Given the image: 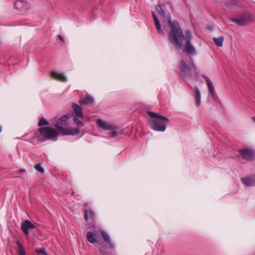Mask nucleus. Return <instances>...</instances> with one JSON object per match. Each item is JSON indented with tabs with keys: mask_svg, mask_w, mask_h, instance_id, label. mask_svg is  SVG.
<instances>
[{
	"mask_svg": "<svg viewBox=\"0 0 255 255\" xmlns=\"http://www.w3.org/2000/svg\"><path fill=\"white\" fill-rule=\"evenodd\" d=\"M100 252L101 253H102V254H105V253H104V251H103V249L102 248H100Z\"/></svg>",
	"mask_w": 255,
	"mask_h": 255,
	"instance_id": "obj_38",
	"label": "nucleus"
},
{
	"mask_svg": "<svg viewBox=\"0 0 255 255\" xmlns=\"http://www.w3.org/2000/svg\"><path fill=\"white\" fill-rule=\"evenodd\" d=\"M146 113L152 118L148 121L151 128L155 131L162 132L166 129L169 122L168 118L149 111H147Z\"/></svg>",
	"mask_w": 255,
	"mask_h": 255,
	"instance_id": "obj_2",
	"label": "nucleus"
},
{
	"mask_svg": "<svg viewBox=\"0 0 255 255\" xmlns=\"http://www.w3.org/2000/svg\"><path fill=\"white\" fill-rule=\"evenodd\" d=\"M16 245L17 246V249L16 250L18 255H25V252L24 250V247L21 244L20 242L17 240L16 242Z\"/></svg>",
	"mask_w": 255,
	"mask_h": 255,
	"instance_id": "obj_20",
	"label": "nucleus"
},
{
	"mask_svg": "<svg viewBox=\"0 0 255 255\" xmlns=\"http://www.w3.org/2000/svg\"><path fill=\"white\" fill-rule=\"evenodd\" d=\"M192 66H189L187 62L182 59L179 66V74L183 78H191L192 77Z\"/></svg>",
	"mask_w": 255,
	"mask_h": 255,
	"instance_id": "obj_5",
	"label": "nucleus"
},
{
	"mask_svg": "<svg viewBox=\"0 0 255 255\" xmlns=\"http://www.w3.org/2000/svg\"><path fill=\"white\" fill-rule=\"evenodd\" d=\"M73 120L74 122L78 125H80V126H83V123L81 122L77 117H74Z\"/></svg>",
	"mask_w": 255,
	"mask_h": 255,
	"instance_id": "obj_31",
	"label": "nucleus"
},
{
	"mask_svg": "<svg viewBox=\"0 0 255 255\" xmlns=\"http://www.w3.org/2000/svg\"><path fill=\"white\" fill-rule=\"evenodd\" d=\"M203 77L205 80L208 87H210V86H213V84H212L211 80H210V79L206 75H203Z\"/></svg>",
	"mask_w": 255,
	"mask_h": 255,
	"instance_id": "obj_30",
	"label": "nucleus"
},
{
	"mask_svg": "<svg viewBox=\"0 0 255 255\" xmlns=\"http://www.w3.org/2000/svg\"><path fill=\"white\" fill-rule=\"evenodd\" d=\"M73 194H74V192H72V195H73Z\"/></svg>",
	"mask_w": 255,
	"mask_h": 255,
	"instance_id": "obj_41",
	"label": "nucleus"
},
{
	"mask_svg": "<svg viewBox=\"0 0 255 255\" xmlns=\"http://www.w3.org/2000/svg\"><path fill=\"white\" fill-rule=\"evenodd\" d=\"M18 172V173H24L25 172V170L24 169H20Z\"/></svg>",
	"mask_w": 255,
	"mask_h": 255,
	"instance_id": "obj_36",
	"label": "nucleus"
},
{
	"mask_svg": "<svg viewBox=\"0 0 255 255\" xmlns=\"http://www.w3.org/2000/svg\"><path fill=\"white\" fill-rule=\"evenodd\" d=\"M68 119H69L68 115H65L62 116L60 118V120L61 122H66Z\"/></svg>",
	"mask_w": 255,
	"mask_h": 255,
	"instance_id": "obj_32",
	"label": "nucleus"
},
{
	"mask_svg": "<svg viewBox=\"0 0 255 255\" xmlns=\"http://www.w3.org/2000/svg\"><path fill=\"white\" fill-rule=\"evenodd\" d=\"M252 119H253V121L255 122V117H253L252 118Z\"/></svg>",
	"mask_w": 255,
	"mask_h": 255,
	"instance_id": "obj_40",
	"label": "nucleus"
},
{
	"mask_svg": "<svg viewBox=\"0 0 255 255\" xmlns=\"http://www.w3.org/2000/svg\"><path fill=\"white\" fill-rule=\"evenodd\" d=\"M72 106L75 112L76 116L79 118L82 117L83 114L81 107L76 103H73Z\"/></svg>",
	"mask_w": 255,
	"mask_h": 255,
	"instance_id": "obj_16",
	"label": "nucleus"
},
{
	"mask_svg": "<svg viewBox=\"0 0 255 255\" xmlns=\"http://www.w3.org/2000/svg\"><path fill=\"white\" fill-rule=\"evenodd\" d=\"M34 168L39 172L43 173L44 172V169L41 167L40 164H37L34 166Z\"/></svg>",
	"mask_w": 255,
	"mask_h": 255,
	"instance_id": "obj_29",
	"label": "nucleus"
},
{
	"mask_svg": "<svg viewBox=\"0 0 255 255\" xmlns=\"http://www.w3.org/2000/svg\"><path fill=\"white\" fill-rule=\"evenodd\" d=\"M168 26L170 27L168 34L169 41L177 50L182 49L185 35L179 22L177 20L171 21L169 18Z\"/></svg>",
	"mask_w": 255,
	"mask_h": 255,
	"instance_id": "obj_1",
	"label": "nucleus"
},
{
	"mask_svg": "<svg viewBox=\"0 0 255 255\" xmlns=\"http://www.w3.org/2000/svg\"><path fill=\"white\" fill-rule=\"evenodd\" d=\"M156 9L159 15H161L163 17L165 16V12L163 11L160 4H158L156 6Z\"/></svg>",
	"mask_w": 255,
	"mask_h": 255,
	"instance_id": "obj_26",
	"label": "nucleus"
},
{
	"mask_svg": "<svg viewBox=\"0 0 255 255\" xmlns=\"http://www.w3.org/2000/svg\"><path fill=\"white\" fill-rule=\"evenodd\" d=\"M58 37L62 42H64V38L61 35H59Z\"/></svg>",
	"mask_w": 255,
	"mask_h": 255,
	"instance_id": "obj_35",
	"label": "nucleus"
},
{
	"mask_svg": "<svg viewBox=\"0 0 255 255\" xmlns=\"http://www.w3.org/2000/svg\"><path fill=\"white\" fill-rule=\"evenodd\" d=\"M189 86L194 92V99L195 101V104L196 106L199 107L201 104V94L200 90L197 86L192 88L190 85H189Z\"/></svg>",
	"mask_w": 255,
	"mask_h": 255,
	"instance_id": "obj_12",
	"label": "nucleus"
},
{
	"mask_svg": "<svg viewBox=\"0 0 255 255\" xmlns=\"http://www.w3.org/2000/svg\"><path fill=\"white\" fill-rule=\"evenodd\" d=\"M100 233H101V236L103 238L104 240H105V241L107 243L109 244L111 246L112 248H113L114 245L112 243L111 240V238H110L109 235L104 230L101 231Z\"/></svg>",
	"mask_w": 255,
	"mask_h": 255,
	"instance_id": "obj_19",
	"label": "nucleus"
},
{
	"mask_svg": "<svg viewBox=\"0 0 255 255\" xmlns=\"http://www.w3.org/2000/svg\"><path fill=\"white\" fill-rule=\"evenodd\" d=\"M49 125V122L44 118H40L38 125L39 127H43L44 126H48Z\"/></svg>",
	"mask_w": 255,
	"mask_h": 255,
	"instance_id": "obj_24",
	"label": "nucleus"
},
{
	"mask_svg": "<svg viewBox=\"0 0 255 255\" xmlns=\"http://www.w3.org/2000/svg\"><path fill=\"white\" fill-rule=\"evenodd\" d=\"M255 17L253 14L249 12L240 14L237 17L231 18L232 21L240 26H245L252 22Z\"/></svg>",
	"mask_w": 255,
	"mask_h": 255,
	"instance_id": "obj_4",
	"label": "nucleus"
},
{
	"mask_svg": "<svg viewBox=\"0 0 255 255\" xmlns=\"http://www.w3.org/2000/svg\"><path fill=\"white\" fill-rule=\"evenodd\" d=\"M51 76L52 78L59 80L61 82H66L67 81V78L62 74L57 73L53 71L51 73Z\"/></svg>",
	"mask_w": 255,
	"mask_h": 255,
	"instance_id": "obj_14",
	"label": "nucleus"
},
{
	"mask_svg": "<svg viewBox=\"0 0 255 255\" xmlns=\"http://www.w3.org/2000/svg\"><path fill=\"white\" fill-rule=\"evenodd\" d=\"M188 61L190 64L192 66V71L193 72L194 75L196 78H198V77L200 76V73L199 71L198 70L197 68L195 66L193 59L191 57H188Z\"/></svg>",
	"mask_w": 255,
	"mask_h": 255,
	"instance_id": "obj_15",
	"label": "nucleus"
},
{
	"mask_svg": "<svg viewBox=\"0 0 255 255\" xmlns=\"http://www.w3.org/2000/svg\"><path fill=\"white\" fill-rule=\"evenodd\" d=\"M240 156L247 161H253L255 159V151L252 148L249 147H243L238 150Z\"/></svg>",
	"mask_w": 255,
	"mask_h": 255,
	"instance_id": "obj_6",
	"label": "nucleus"
},
{
	"mask_svg": "<svg viewBox=\"0 0 255 255\" xmlns=\"http://www.w3.org/2000/svg\"><path fill=\"white\" fill-rule=\"evenodd\" d=\"M117 134V131L116 130H113L110 133V135L112 137L115 136Z\"/></svg>",
	"mask_w": 255,
	"mask_h": 255,
	"instance_id": "obj_33",
	"label": "nucleus"
},
{
	"mask_svg": "<svg viewBox=\"0 0 255 255\" xmlns=\"http://www.w3.org/2000/svg\"><path fill=\"white\" fill-rule=\"evenodd\" d=\"M209 90V93L211 96L212 98L214 100H216V94L215 93L214 88L213 85L208 87Z\"/></svg>",
	"mask_w": 255,
	"mask_h": 255,
	"instance_id": "obj_25",
	"label": "nucleus"
},
{
	"mask_svg": "<svg viewBox=\"0 0 255 255\" xmlns=\"http://www.w3.org/2000/svg\"><path fill=\"white\" fill-rule=\"evenodd\" d=\"M55 127L59 131V132L62 135H77L79 133L80 130L79 128H75L74 130L72 128H68L63 127L61 123H56L55 125Z\"/></svg>",
	"mask_w": 255,
	"mask_h": 255,
	"instance_id": "obj_7",
	"label": "nucleus"
},
{
	"mask_svg": "<svg viewBox=\"0 0 255 255\" xmlns=\"http://www.w3.org/2000/svg\"><path fill=\"white\" fill-rule=\"evenodd\" d=\"M185 38L186 39V41H191L192 39V33L190 30H186L185 31Z\"/></svg>",
	"mask_w": 255,
	"mask_h": 255,
	"instance_id": "obj_27",
	"label": "nucleus"
},
{
	"mask_svg": "<svg viewBox=\"0 0 255 255\" xmlns=\"http://www.w3.org/2000/svg\"><path fill=\"white\" fill-rule=\"evenodd\" d=\"M84 218L87 223H92L95 218V213L91 210L84 209Z\"/></svg>",
	"mask_w": 255,
	"mask_h": 255,
	"instance_id": "obj_10",
	"label": "nucleus"
},
{
	"mask_svg": "<svg viewBox=\"0 0 255 255\" xmlns=\"http://www.w3.org/2000/svg\"><path fill=\"white\" fill-rule=\"evenodd\" d=\"M35 228V225L28 220L24 221L21 224V231L25 235H28L29 234V230L30 229Z\"/></svg>",
	"mask_w": 255,
	"mask_h": 255,
	"instance_id": "obj_8",
	"label": "nucleus"
},
{
	"mask_svg": "<svg viewBox=\"0 0 255 255\" xmlns=\"http://www.w3.org/2000/svg\"><path fill=\"white\" fill-rule=\"evenodd\" d=\"M41 136L45 139L56 141L59 134V131L54 128L49 127H41L39 129Z\"/></svg>",
	"mask_w": 255,
	"mask_h": 255,
	"instance_id": "obj_3",
	"label": "nucleus"
},
{
	"mask_svg": "<svg viewBox=\"0 0 255 255\" xmlns=\"http://www.w3.org/2000/svg\"><path fill=\"white\" fill-rule=\"evenodd\" d=\"M2 131V127L0 125V132Z\"/></svg>",
	"mask_w": 255,
	"mask_h": 255,
	"instance_id": "obj_39",
	"label": "nucleus"
},
{
	"mask_svg": "<svg viewBox=\"0 0 255 255\" xmlns=\"http://www.w3.org/2000/svg\"><path fill=\"white\" fill-rule=\"evenodd\" d=\"M79 103L82 106L84 105H90L91 106H93L94 104V100L92 96L87 95L84 98L80 99Z\"/></svg>",
	"mask_w": 255,
	"mask_h": 255,
	"instance_id": "obj_13",
	"label": "nucleus"
},
{
	"mask_svg": "<svg viewBox=\"0 0 255 255\" xmlns=\"http://www.w3.org/2000/svg\"><path fill=\"white\" fill-rule=\"evenodd\" d=\"M154 24H155V27L157 30L159 34H160L162 35H164V33L163 30L161 28V25H160V23L159 19H155L154 20Z\"/></svg>",
	"mask_w": 255,
	"mask_h": 255,
	"instance_id": "obj_22",
	"label": "nucleus"
},
{
	"mask_svg": "<svg viewBox=\"0 0 255 255\" xmlns=\"http://www.w3.org/2000/svg\"><path fill=\"white\" fill-rule=\"evenodd\" d=\"M98 125L101 128H102L106 130H111L112 129L113 127L112 126L107 124L106 122L101 120H99L97 122Z\"/></svg>",
	"mask_w": 255,
	"mask_h": 255,
	"instance_id": "obj_17",
	"label": "nucleus"
},
{
	"mask_svg": "<svg viewBox=\"0 0 255 255\" xmlns=\"http://www.w3.org/2000/svg\"><path fill=\"white\" fill-rule=\"evenodd\" d=\"M20 3H21V1H17L15 3V4H14V5H15V7H16L17 5H19V4H20Z\"/></svg>",
	"mask_w": 255,
	"mask_h": 255,
	"instance_id": "obj_37",
	"label": "nucleus"
},
{
	"mask_svg": "<svg viewBox=\"0 0 255 255\" xmlns=\"http://www.w3.org/2000/svg\"><path fill=\"white\" fill-rule=\"evenodd\" d=\"M152 15L154 20L155 19H158L154 12H153V11L152 12Z\"/></svg>",
	"mask_w": 255,
	"mask_h": 255,
	"instance_id": "obj_34",
	"label": "nucleus"
},
{
	"mask_svg": "<svg viewBox=\"0 0 255 255\" xmlns=\"http://www.w3.org/2000/svg\"><path fill=\"white\" fill-rule=\"evenodd\" d=\"M213 40L217 46L222 47L224 40V37L223 36L219 37H214L213 38Z\"/></svg>",
	"mask_w": 255,
	"mask_h": 255,
	"instance_id": "obj_21",
	"label": "nucleus"
},
{
	"mask_svg": "<svg viewBox=\"0 0 255 255\" xmlns=\"http://www.w3.org/2000/svg\"><path fill=\"white\" fill-rule=\"evenodd\" d=\"M241 180L245 186H255V175L242 178Z\"/></svg>",
	"mask_w": 255,
	"mask_h": 255,
	"instance_id": "obj_11",
	"label": "nucleus"
},
{
	"mask_svg": "<svg viewBox=\"0 0 255 255\" xmlns=\"http://www.w3.org/2000/svg\"><path fill=\"white\" fill-rule=\"evenodd\" d=\"M35 252L38 254H41L43 255H48L47 253L45 251V249L44 248L36 249Z\"/></svg>",
	"mask_w": 255,
	"mask_h": 255,
	"instance_id": "obj_28",
	"label": "nucleus"
},
{
	"mask_svg": "<svg viewBox=\"0 0 255 255\" xmlns=\"http://www.w3.org/2000/svg\"><path fill=\"white\" fill-rule=\"evenodd\" d=\"M87 239L88 241L92 243L95 244L98 243V240L96 239V235L95 234H94L91 231H89L87 233Z\"/></svg>",
	"mask_w": 255,
	"mask_h": 255,
	"instance_id": "obj_18",
	"label": "nucleus"
},
{
	"mask_svg": "<svg viewBox=\"0 0 255 255\" xmlns=\"http://www.w3.org/2000/svg\"><path fill=\"white\" fill-rule=\"evenodd\" d=\"M183 51L185 53L192 55H194L196 53L195 49L191 43V41H186Z\"/></svg>",
	"mask_w": 255,
	"mask_h": 255,
	"instance_id": "obj_9",
	"label": "nucleus"
},
{
	"mask_svg": "<svg viewBox=\"0 0 255 255\" xmlns=\"http://www.w3.org/2000/svg\"><path fill=\"white\" fill-rule=\"evenodd\" d=\"M238 3L237 0H228L225 3V5L229 8H232Z\"/></svg>",
	"mask_w": 255,
	"mask_h": 255,
	"instance_id": "obj_23",
	"label": "nucleus"
}]
</instances>
